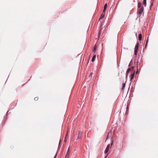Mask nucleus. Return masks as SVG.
I'll return each instance as SVG.
<instances>
[{"mask_svg":"<svg viewBox=\"0 0 158 158\" xmlns=\"http://www.w3.org/2000/svg\"><path fill=\"white\" fill-rule=\"evenodd\" d=\"M139 44L138 43L135 45V55H136L138 53V50L139 48Z\"/></svg>","mask_w":158,"mask_h":158,"instance_id":"nucleus-1","label":"nucleus"},{"mask_svg":"<svg viewBox=\"0 0 158 158\" xmlns=\"http://www.w3.org/2000/svg\"><path fill=\"white\" fill-rule=\"evenodd\" d=\"M143 6H141L140 8L139 13H138V16H140L141 15V14L143 12Z\"/></svg>","mask_w":158,"mask_h":158,"instance_id":"nucleus-2","label":"nucleus"},{"mask_svg":"<svg viewBox=\"0 0 158 158\" xmlns=\"http://www.w3.org/2000/svg\"><path fill=\"white\" fill-rule=\"evenodd\" d=\"M110 147V144H108L107 146V147L106 148L105 152L104 153L105 154H106L108 152L109 149V148Z\"/></svg>","mask_w":158,"mask_h":158,"instance_id":"nucleus-3","label":"nucleus"},{"mask_svg":"<svg viewBox=\"0 0 158 158\" xmlns=\"http://www.w3.org/2000/svg\"><path fill=\"white\" fill-rule=\"evenodd\" d=\"M135 71L133 73L131 74V75L130 76V81H131L134 78L135 75Z\"/></svg>","mask_w":158,"mask_h":158,"instance_id":"nucleus-4","label":"nucleus"},{"mask_svg":"<svg viewBox=\"0 0 158 158\" xmlns=\"http://www.w3.org/2000/svg\"><path fill=\"white\" fill-rule=\"evenodd\" d=\"M104 16L105 13H102L100 16V17L99 18V20H100L101 19H102L104 17Z\"/></svg>","mask_w":158,"mask_h":158,"instance_id":"nucleus-5","label":"nucleus"},{"mask_svg":"<svg viewBox=\"0 0 158 158\" xmlns=\"http://www.w3.org/2000/svg\"><path fill=\"white\" fill-rule=\"evenodd\" d=\"M142 35L141 34H139V41H141L142 40Z\"/></svg>","mask_w":158,"mask_h":158,"instance_id":"nucleus-6","label":"nucleus"},{"mask_svg":"<svg viewBox=\"0 0 158 158\" xmlns=\"http://www.w3.org/2000/svg\"><path fill=\"white\" fill-rule=\"evenodd\" d=\"M143 3L144 6L146 7L147 4V0H143Z\"/></svg>","mask_w":158,"mask_h":158,"instance_id":"nucleus-7","label":"nucleus"},{"mask_svg":"<svg viewBox=\"0 0 158 158\" xmlns=\"http://www.w3.org/2000/svg\"><path fill=\"white\" fill-rule=\"evenodd\" d=\"M96 55H94L93 56L92 58V62H94V61L95 60V58H96Z\"/></svg>","mask_w":158,"mask_h":158,"instance_id":"nucleus-8","label":"nucleus"},{"mask_svg":"<svg viewBox=\"0 0 158 158\" xmlns=\"http://www.w3.org/2000/svg\"><path fill=\"white\" fill-rule=\"evenodd\" d=\"M141 2H138V7L139 8H140L141 7Z\"/></svg>","mask_w":158,"mask_h":158,"instance_id":"nucleus-9","label":"nucleus"},{"mask_svg":"<svg viewBox=\"0 0 158 158\" xmlns=\"http://www.w3.org/2000/svg\"><path fill=\"white\" fill-rule=\"evenodd\" d=\"M101 29L98 32V38L100 37V35L101 34Z\"/></svg>","mask_w":158,"mask_h":158,"instance_id":"nucleus-10","label":"nucleus"},{"mask_svg":"<svg viewBox=\"0 0 158 158\" xmlns=\"http://www.w3.org/2000/svg\"><path fill=\"white\" fill-rule=\"evenodd\" d=\"M131 71V69L130 68H129L128 69L127 71L126 72V74H127V73H129V72Z\"/></svg>","mask_w":158,"mask_h":158,"instance_id":"nucleus-11","label":"nucleus"},{"mask_svg":"<svg viewBox=\"0 0 158 158\" xmlns=\"http://www.w3.org/2000/svg\"><path fill=\"white\" fill-rule=\"evenodd\" d=\"M82 132L81 131H79L78 132V135H82Z\"/></svg>","mask_w":158,"mask_h":158,"instance_id":"nucleus-12","label":"nucleus"},{"mask_svg":"<svg viewBox=\"0 0 158 158\" xmlns=\"http://www.w3.org/2000/svg\"><path fill=\"white\" fill-rule=\"evenodd\" d=\"M69 155V154L68 153V152H67L66 155L65 156V158H68V156Z\"/></svg>","mask_w":158,"mask_h":158,"instance_id":"nucleus-13","label":"nucleus"},{"mask_svg":"<svg viewBox=\"0 0 158 158\" xmlns=\"http://www.w3.org/2000/svg\"><path fill=\"white\" fill-rule=\"evenodd\" d=\"M125 83H123V85H122V89H123V88L125 87Z\"/></svg>","mask_w":158,"mask_h":158,"instance_id":"nucleus-14","label":"nucleus"},{"mask_svg":"<svg viewBox=\"0 0 158 158\" xmlns=\"http://www.w3.org/2000/svg\"><path fill=\"white\" fill-rule=\"evenodd\" d=\"M148 42V39H147V40L146 41V45H145V48L147 46V45Z\"/></svg>","mask_w":158,"mask_h":158,"instance_id":"nucleus-15","label":"nucleus"},{"mask_svg":"<svg viewBox=\"0 0 158 158\" xmlns=\"http://www.w3.org/2000/svg\"><path fill=\"white\" fill-rule=\"evenodd\" d=\"M107 4H105L104 5V9H106V8H107Z\"/></svg>","mask_w":158,"mask_h":158,"instance_id":"nucleus-16","label":"nucleus"},{"mask_svg":"<svg viewBox=\"0 0 158 158\" xmlns=\"http://www.w3.org/2000/svg\"><path fill=\"white\" fill-rule=\"evenodd\" d=\"M81 136H82V135H78V136L77 137V140L78 139L80 138L81 137Z\"/></svg>","mask_w":158,"mask_h":158,"instance_id":"nucleus-17","label":"nucleus"},{"mask_svg":"<svg viewBox=\"0 0 158 158\" xmlns=\"http://www.w3.org/2000/svg\"><path fill=\"white\" fill-rule=\"evenodd\" d=\"M96 47H95V46L94 49V50L93 51V52H95L96 51Z\"/></svg>","mask_w":158,"mask_h":158,"instance_id":"nucleus-18","label":"nucleus"},{"mask_svg":"<svg viewBox=\"0 0 158 158\" xmlns=\"http://www.w3.org/2000/svg\"><path fill=\"white\" fill-rule=\"evenodd\" d=\"M38 98L37 97H35V98L34 100L35 101H37L38 100Z\"/></svg>","mask_w":158,"mask_h":158,"instance_id":"nucleus-19","label":"nucleus"},{"mask_svg":"<svg viewBox=\"0 0 158 158\" xmlns=\"http://www.w3.org/2000/svg\"><path fill=\"white\" fill-rule=\"evenodd\" d=\"M131 69H132V70H133V69H134V66H132V67H131Z\"/></svg>","mask_w":158,"mask_h":158,"instance_id":"nucleus-20","label":"nucleus"},{"mask_svg":"<svg viewBox=\"0 0 158 158\" xmlns=\"http://www.w3.org/2000/svg\"><path fill=\"white\" fill-rule=\"evenodd\" d=\"M106 10V9H104L103 11V13H104V12Z\"/></svg>","mask_w":158,"mask_h":158,"instance_id":"nucleus-21","label":"nucleus"},{"mask_svg":"<svg viewBox=\"0 0 158 158\" xmlns=\"http://www.w3.org/2000/svg\"><path fill=\"white\" fill-rule=\"evenodd\" d=\"M131 65V62H130V64H129V66H130Z\"/></svg>","mask_w":158,"mask_h":158,"instance_id":"nucleus-22","label":"nucleus"},{"mask_svg":"<svg viewBox=\"0 0 158 158\" xmlns=\"http://www.w3.org/2000/svg\"><path fill=\"white\" fill-rule=\"evenodd\" d=\"M56 155H57V154H56V155L55 156V157H54V158H55L56 157Z\"/></svg>","mask_w":158,"mask_h":158,"instance_id":"nucleus-23","label":"nucleus"},{"mask_svg":"<svg viewBox=\"0 0 158 158\" xmlns=\"http://www.w3.org/2000/svg\"><path fill=\"white\" fill-rule=\"evenodd\" d=\"M113 142L112 141V143H111V146H112L113 145Z\"/></svg>","mask_w":158,"mask_h":158,"instance_id":"nucleus-24","label":"nucleus"},{"mask_svg":"<svg viewBox=\"0 0 158 158\" xmlns=\"http://www.w3.org/2000/svg\"><path fill=\"white\" fill-rule=\"evenodd\" d=\"M64 141L65 142H66V140L65 139L64 140Z\"/></svg>","mask_w":158,"mask_h":158,"instance_id":"nucleus-25","label":"nucleus"},{"mask_svg":"<svg viewBox=\"0 0 158 158\" xmlns=\"http://www.w3.org/2000/svg\"><path fill=\"white\" fill-rule=\"evenodd\" d=\"M109 134V133H108V136ZM108 137V136H107V138H106V139H107V138Z\"/></svg>","mask_w":158,"mask_h":158,"instance_id":"nucleus-26","label":"nucleus"},{"mask_svg":"<svg viewBox=\"0 0 158 158\" xmlns=\"http://www.w3.org/2000/svg\"><path fill=\"white\" fill-rule=\"evenodd\" d=\"M8 111L6 113V114H8Z\"/></svg>","mask_w":158,"mask_h":158,"instance_id":"nucleus-27","label":"nucleus"},{"mask_svg":"<svg viewBox=\"0 0 158 158\" xmlns=\"http://www.w3.org/2000/svg\"><path fill=\"white\" fill-rule=\"evenodd\" d=\"M67 135H66V137H65V138H66V137H67Z\"/></svg>","mask_w":158,"mask_h":158,"instance_id":"nucleus-28","label":"nucleus"},{"mask_svg":"<svg viewBox=\"0 0 158 158\" xmlns=\"http://www.w3.org/2000/svg\"><path fill=\"white\" fill-rule=\"evenodd\" d=\"M152 5H153V4H152V5H151V6H152Z\"/></svg>","mask_w":158,"mask_h":158,"instance_id":"nucleus-29","label":"nucleus"},{"mask_svg":"<svg viewBox=\"0 0 158 158\" xmlns=\"http://www.w3.org/2000/svg\"><path fill=\"white\" fill-rule=\"evenodd\" d=\"M133 2H135V0H133Z\"/></svg>","mask_w":158,"mask_h":158,"instance_id":"nucleus-30","label":"nucleus"},{"mask_svg":"<svg viewBox=\"0 0 158 158\" xmlns=\"http://www.w3.org/2000/svg\"><path fill=\"white\" fill-rule=\"evenodd\" d=\"M138 72V71H137L136 72V73H137Z\"/></svg>","mask_w":158,"mask_h":158,"instance_id":"nucleus-31","label":"nucleus"},{"mask_svg":"<svg viewBox=\"0 0 158 158\" xmlns=\"http://www.w3.org/2000/svg\"><path fill=\"white\" fill-rule=\"evenodd\" d=\"M106 157H107V156H106V157H105V158H106Z\"/></svg>","mask_w":158,"mask_h":158,"instance_id":"nucleus-32","label":"nucleus"}]
</instances>
